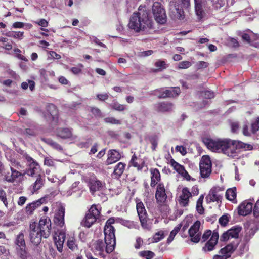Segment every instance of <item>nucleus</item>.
Here are the masks:
<instances>
[{"instance_id": "58", "label": "nucleus", "mask_w": 259, "mask_h": 259, "mask_svg": "<svg viewBox=\"0 0 259 259\" xmlns=\"http://www.w3.org/2000/svg\"><path fill=\"white\" fill-rule=\"evenodd\" d=\"M205 99H212L214 97L213 92L210 91H205L203 92V95Z\"/></svg>"}, {"instance_id": "15", "label": "nucleus", "mask_w": 259, "mask_h": 259, "mask_svg": "<svg viewBox=\"0 0 259 259\" xmlns=\"http://www.w3.org/2000/svg\"><path fill=\"white\" fill-rule=\"evenodd\" d=\"M65 213V208L61 206L55 211L53 218L54 223L57 226L63 227L65 224L64 216Z\"/></svg>"}, {"instance_id": "50", "label": "nucleus", "mask_w": 259, "mask_h": 259, "mask_svg": "<svg viewBox=\"0 0 259 259\" xmlns=\"http://www.w3.org/2000/svg\"><path fill=\"white\" fill-rule=\"evenodd\" d=\"M229 221L228 214H224L219 219V222L222 226H225L228 223Z\"/></svg>"}, {"instance_id": "52", "label": "nucleus", "mask_w": 259, "mask_h": 259, "mask_svg": "<svg viewBox=\"0 0 259 259\" xmlns=\"http://www.w3.org/2000/svg\"><path fill=\"white\" fill-rule=\"evenodd\" d=\"M164 237V232L162 231L157 232L153 237V240L155 242H158Z\"/></svg>"}, {"instance_id": "37", "label": "nucleus", "mask_w": 259, "mask_h": 259, "mask_svg": "<svg viewBox=\"0 0 259 259\" xmlns=\"http://www.w3.org/2000/svg\"><path fill=\"white\" fill-rule=\"evenodd\" d=\"M195 2V10L196 15L199 19L203 17V10L202 6L201 0H194Z\"/></svg>"}, {"instance_id": "9", "label": "nucleus", "mask_w": 259, "mask_h": 259, "mask_svg": "<svg viewBox=\"0 0 259 259\" xmlns=\"http://www.w3.org/2000/svg\"><path fill=\"white\" fill-rule=\"evenodd\" d=\"M10 171L9 170H5L2 174L3 179L9 183H14L19 181L23 177L24 174L15 169L13 166H10Z\"/></svg>"}, {"instance_id": "49", "label": "nucleus", "mask_w": 259, "mask_h": 259, "mask_svg": "<svg viewBox=\"0 0 259 259\" xmlns=\"http://www.w3.org/2000/svg\"><path fill=\"white\" fill-rule=\"evenodd\" d=\"M90 112L96 118H101L103 116L102 112L99 108H98L97 107H91Z\"/></svg>"}, {"instance_id": "60", "label": "nucleus", "mask_w": 259, "mask_h": 259, "mask_svg": "<svg viewBox=\"0 0 259 259\" xmlns=\"http://www.w3.org/2000/svg\"><path fill=\"white\" fill-rule=\"evenodd\" d=\"M231 129L232 133H236L239 129V124L238 122H232L231 123Z\"/></svg>"}, {"instance_id": "30", "label": "nucleus", "mask_w": 259, "mask_h": 259, "mask_svg": "<svg viewBox=\"0 0 259 259\" xmlns=\"http://www.w3.org/2000/svg\"><path fill=\"white\" fill-rule=\"evenodd\" d=\"M57 136L62 139H66L71 138L72 133L69 128H59L57 130Z\"/></svg>"}, {"instance_id": "33", "label": "nucleus", "mask_w": 259, "mask_h": 259, "mask_svg": "<svg viewBox=\"0 0 259 259\" xmlns=\"http://www.w3.org/2000/svg\"><path fill=\"white\" fill-rule=\"evenodd\" d=\"M236 248L237 245L234 246L232 243H230L222 248L219 251V254L231 256V253L233 252Z\"/></svg>"}, {"instance_id": "2", "label": "nucleus", "mask_w": 259, "mask_h": 259, "mask_svg": "<svg viewBox=\"0 0 259 259\" xmlns=\"http://www.w3.org/2000/svg\"><path fill=\"white\" fill-rule=\"evenodd\" d=\"M114 223V218L108 219L106 222L104 229L105 242H104L102 240L99 239L93 244L95 251L98 252L100 256L104 255L105 250L107 253H110L115 249L116 245L115 229L112 226Z\"/></svg>"}, {"instance_id": "53", "label": "nucleus", "mask_w": 259, "mask_h": 259, "mask_svg": "<svg viewBox=\"0 0 259 259\" xmlns=\"http://www.w3.org/2000/svg\"><path fill=\"white\" fill-rule=\"evenodd\" d=\"M191 66V63L188 61H183L179 63V69H187Z\"/></svg>"}, {"instance_id": "16", "label": "nucleus", "mask_w": 259, "mask_h": 259, "mask_svg": "<svg viewBox=\"0 0 259 259\" xmlns=\"http://www.w3.org/2000/svg\"><path fill=\"white\" fill-rule=\"evenodd\" d=\"M36 180L31 185L32 193L37 192L38 190L41 189L45 184L46 179L45 175L44 174H39L35 176Z\"/></svg>"}, {"instance_id": "8", "label": "nucleus", "mask_w": 259, "mask_h": 259, "mask_svg": "<svg viewBox=\"0 0 259 259\" xmlns=\"http://www.w3.org/2000/svg\"><path fill=\"white\" fill-rule=\"evenodd\" d=\"M200 172L202 178H208L212 172V163L208 155L202 157L199 163Z\"/></svg>"}, {"instance_id": "19", "label": "nucleus", "mask_w": 259, "mask_h": 259, "mask_svg": "<svg viewBox=\"0 0 259 259\" xmlns=\"http://www.w3.org/2000/svg\"><path fill=\"white\" fill-rule=\"evenodd\" d=\"M253 204L245 200L242 202L238 207V213L240 215L246 216L252 211Z\"/></svg>"}, {"instance_id": "6", "label": "nucleus", "mask_w": 259, "mask_h": 259, "mask_svg": "<svg viewBox=\"0 0 259 259\" xmlns=\"http://www.w3.org/2000/svg\"><path fill=\"white\" fill-rule=\"evenodd\" d=\"M101 215V209H98L95 204L91 206L87 212L81 222L82 226L90 228L99 219Z\"/></svg>"}, {"instance_id": "14", "label": "nucleus", "mask_w": 259, "mask_h": 259, "mask_svg": "<svg viewBox=\"0 0 259 259\" xmlns=\"http://www.w3.org/2000/svg\"><path fill=\"white\" fill-rule=\"evenodd\" d=\"M200 226V222L196 221L188 230L189 236L191 237V241L194 243H198L200 240L201 234L198 233Z\"/></svg>"}, {"instance_id": "28", "label": "nucleus", "mask_w": 259, "mask_h": 259, "mask_svg": "<svg viewBox=\"0 0 259 259\" xmlns=\"http://www.w3.org/2000/svg\"><path fill=\"white\" fill-rule=\"evenodd\" d=\"M156 108L158 112H170L172 110L173 104L169 102H162L157 104Z\"/></svg>"}, {"instance_id": "51", "label": "nucleus", "mask_w": 259, "mask_h": 259, "mask_svg": "<svg viewBox=\"0 0 259 259\" xmlns=\"http://www.w3.org/2000/svg\"><path fill=\"white\" fill-rule=\"evenodd\" d=\"M8 36L16 39H22L24 36V32L20 31L12 32L10 35H8Z\"/></svg>"}, {"instance_id": "63", "label": "nucleus", "mask_w": 259, "mask_h": 259, "mask_svg": "<svg viewBox=\"0 0 259 259\" xmlns=\"http://www.w3.org/2000/svg\"><path fill=\"white\" fill-rule=\"evenodd\" d=\"M176 150L179 152L183 155H185L187 153L186 148L183 146H177Z\"/></svg>"}, {"instance_id": "31", "label": "nucleus", "mask_w": 259, "mask_h": 259, "mask_svg": "<svg viewBox=\"0 0 259 259\" xmlns=\"http://www.w3.org/2000/svg\"><path fill=\"white\" fill-rule=\"evenodd\" d=\"M138 158L136 154H134L132 158L129 162V166H133L137 168V170H141L144 167V162Z\"/></svg>"}, {"instance_id": "27", "label": "nucleus", "mask_w": 259, "mask_h": 259, "mask_svg": "<svg viewBox=\"0 0 259 259\" xmlns=\"http://www.w3.org/2000/svg\"><path fill=\"white\" fill-rule=\"evenodd\" d=\"M126 167V164L123 162H118L114 167L112 176L114 178L119 179L123 174Z\"/></svg>"}, {"instance_id": "13", "label": "nucleus", "mask_w": 259, "mask_h": 259, "mask_svg": "<svg viewBox=\"0 0 259 259\" xmlns=\"http://www.w3.org/2000/svg\"><path fill=\"white\" fill-rule=\"evenodd\" d=\"M241 230V227L233 226L221 235L220 240L225 242L228 241L230 238H237L239 237V233Z\"/></svg>"}, {"instance_id": "36", "label": "nucleus", "mask_w": 259, "mask_h": 259, "mask_svg": "<svg viewBox=\"0 0 259 259\" xmlns=\"http://www.w3.org/2000/svg\"><path fill=\"white\" fill-rule=\"evenodd\" d=\"M110 107L113 110L121 112L126 109V105L120 104L116 100L114 99L110 104Z\"/></svg>"}, {"instance_id": "38", "label": "nucleus", "mask_w": 259, "mask_h": 259, "mask_svg": "<svg viewBox=\"0 0 259 259\" xmlns=\"http://www.w3.org/2000/svg\"><path fill=\"white\" fill-rule=\"evenodd\" d=\"M204 197V196L203 194L199 196L198 199L197 200L196 203V210L197 212L200 215L203 214L204 213L205 211L204 208L203 207L202 205Z\"/></svg>"}, {"instance_id": "23", "label": "nucleus", "mask_w": 259, "mask_h": 259, "mask_svg": "<svg viewBox=\"0 0 259 259\" xmlns=\"http://www.w3.org/2000/svg\"><path fill=\"white\" fill-rule=\"evenodd\" d=\"M104 185V183L97 179L96 178L95 179H91L89 182L90 191L93 195L96 191L101 190L103 188Z\"/></svg>"}, {"instance_id": "54", "label": "nucleus", "mask_w": 259, "mask_h": 259, "mask_svg": "<svg viewBox=\"0 0 259 259\" xmlns=\"http://www.w3.org/2000/svg\"><path fill=\"white\" fill-rule=\"evenodd\" d=\"M242 133L245 136H250L251 133L250 130L248 129V123L246 121L242 127Z\"/></svg>"}, {"instance_id": "10", "label": "nucleus", "mask_w": 259, "mask_h": 259, "mask_svg": "<svg viewBox=\"0 0 259 259\" xmlns=\"http://www.w3.org/2000/svg\"><path fill=\"white\" fill-rule=\"evenodd\" d=\"M152 12L155 20L159 23L163 24L166 21V15L165 10L162 7L161 3L155 2L152 6Z\"/></svg>"}, {"instance_id": "18", "label": "nucleus", "mask_w": 259, "mask_h": 259, "mask_svg": "<svg viewBox=\"0 0 259 259\" xmlns=\"http://www.w3.org/2000/svg\"><path fill=\"white\" fill-rule=\"evenodd\" d=\"M219 239V233L217 231H214L212 234L210 239L206 243L202 250L205 251H211L214 249V247L218 243Z\"/></svg>"}, {"instance_id": "3", "label": "nucleus", "mask_w": 259, "mask_h": 259, "mask_svg": "<svg viewBox=\"0 0 259 259\" xmlns=\"http://www.w3.org/2000/svg\"><path fill=\"white\" fill-rule=\"evenodd\" d=\"M52 223L51 219L47 216L42 217L37 224L31 221L29 224V239L34 246L38 245L42 238H48L51 233Z\"/></svg>"}, {"instance_id": "29", "label": "nucleus", "mask_w": 259, "mask_h": 259, "mask_svg": "<svg viewBox=\"0 0 259 259\" xmlns=\"http://www.w3.org/2000/svg\"><path fill=\"white\" fill-rule=\"evenodd\" d=\"M16 254L19 259H29L31 255L28 251L26 246L16 247Z\"/></svg>"}, {"instance_id": "35", "label": "nucleus", "mask_w": 259, "mask_h": 259, "mask_svg": "<svg viewBox=\"0 0 259 259\" xmlns=\"http://www.w3.org/2000/svg\"><path fill=\"white\" fill-rule=\"evenodd\" d=\"M168 156L170 158L169 163L173 167L174 169L180 174L183 170V169L185 168L184 166L176 161L170 154H168Z\"/></svg>"}, {"instance_id": "22", "label": "nucleus", "mask_w": 259, "mask_h": 259, "mask_svg": "<svg viewBox=\"0 0 259 259\" xmlns=\"http://www.w3.org/2000/svg\"><path fill=\"white\" fill-rule=\"evenodd\" d=\"M150 186L152 188L157 186L161 180V174L159 170L156 168L150 169Z\"/></svg>"}, {"instance_id": "55", "label": "nucleus", "mask_w": 259, "mask_h": 259, "mask_svg": "<svg viewBox=\"0 0 259 259\" xmlns=\"http://www.w3.org/2000/svg\"><path fill=\"white\" fill-rule=\"evenodd\" d=\"M225 4V0H217L213 3V7L215 9H219L223 7Z\"/></svg>"}, {"instance_id": "59", "label": "nucleus", "mask_w": 259, "mask_h": 259, "mask_svg": "<svg viewBox=\"0 0 259 259\" xmlns=\"http://www.w3.org/2000/svg\"><path fill=\"white\" fill-rule=\"evenodd\" d=\"M254 216L256 218H259V200L255 203L253 209Z\"/></svg>"}, {"instance_id": "34", "label": "nucleus", "mask_w": 259, "mask_h": 259, "mask_svg": "<svg viewBox=\"0 0 259 259\" xmlns=\"http://www.w3.org/2000/svg\"><path fill=\"white\" fill-rule=\"evenodd\" d=\"M15 244L16 245V247H24L26 246L25 241L24 239V235L22 232L19 233L16 236Z\"/></svg>"}, {"instance_id": "41", "label": "nucleus", "mask_w": 259, "mask_h": 259, "mask_svg": "<svg viewBox=\"0 0 259 259\" xmlns=\"http://www.w3.org/2000/svg\"><path fill=\"white\" fill-rule=\"evenodd\" d=\"M139 255L144 259H152L155 256V254L151 251L145 250L139 252Z\"/></svg>"}, {"instance_id": "21", "label": "nucleus", "mask_w": 259, "mask_h": 259, "mask_svg": "<svg viewBox=\"0 0 259 259\" xmlns=\"http://www.w3.org/2000/svg\"><path fill=\"white\" fill-rule=\"evenodd\" d=\"M108 157L105 161L106 165H109L114 163L121 159L120 153L115 149L109 150L107 154Z\"/></svg>"}, {"instance_id": "45", "label": "nucleus", "mask_w": 259, "mask_h": 259, "mask_svg": "<svg viewBox=\"0 0 259 259\" xmlns=\"http://www.w3.org/2000/svg\"><path fill=\"white\" fill-rule=\"evenodd\" d=\"M55 160L51 156L45 157L44 164L48 167L56 168Z\"/></svg>"}, {"instance_id": "25", "label": "nucleus", "mask_w": 259, "mask_h": 259, "mask_svg": "<svg viewBox=\"0 0 259 259\" xmlns=\"http://www.w3.org/2000/svg\"><path fill=\"white\" fill-rule=\"evenodd\" d=\"M192 197V193L187 187H184L182 189V193L180 196V203L183 206H187L189 203V198Z\"/></svg>"}, {"instance_id": "7", "label": "nucleus", "mask_w": 259, "mask_h": 259, "mask_svg": "<svg viewBox=\"0 0 259 259\" xmlns=\"http://www.w3.org/2000/svg\"><path fill=\"white\" fill-rule=\"evenodd\" d=\"M136 209L142 227L149 230H150L151 226L148 223L149 219L143 203L138 199H136Z\"/></svg>"}, {"instance_id": "56", "label": "nucleus", "mask_w": 259, "mask_h": 259, "mask_svg": "<svg viewBox=\"0 0 259 259\" xmlns=\"http://www.w3.org/2000/svg\"><path fill=\"white\" fill-rule=\"evenodd\" d=\"M14 51L16 54V56L18 59L24 61H28V59L25 56L21 54V51L19 49L15 48Z\"/></svg>"}, {"instance_id": "4", "label": "nucleus", "mask_w": 259, "mask_h": 259, "mask_svg": "<svg viewBox=\"0 0 259 259\" xmlns=\"http://www.w3.org/2000/svg\"><path fill=\"white\" fill-rule=\"evenodd\" d=\"M128 26L135 32H141L142 34H150L153 29L152 20L149 17L148 12L141 9L131 16Z\"/></svg>"}, {"instance_id": "46", "label": "nucleus", "mask_w": 259, "mask_h": 259, "mask_svg": "<svg viewBox=\"0 0 259 259\" xmlns=\"http://www.w3.org/2000/svg\"><path fill=\"white\" fill-rule=\"evenodd\" d=\"M0 200L3 202L5 206L8 208V201L7 197V194L2 187H0Z\"/></svg>"}, {"instance_id": "43", "label": "nucleus", "mask_w": 259, "mask_h": 259, "mask_svg": "<svg viewBox=\"0 0 259 259\" xmlns=\"http://www.w3.org/2000/svg\"><path fill=\"white\" fill-rule=\"evenodd\" d=\"M259 130V117H256L252 121L250 131L251 134H255Z\"/></svg>"}, {"instance_id": "5", "label": "nucleus", "mask_w": 259, "mask_h": 259, "mask_svg": "<svg viewBox=\"0 0 259 259\" xmlns=\"http://www.w3.org/2000/svg\"><path fill=\"white\" fill-rule=\"evenodd\" d=\"M22 158L25 160L26 163V168L23 173L24 176L27 175L29 177H34L37 175L40 174L39 172L41 170V168L38 162L27 153L22 154Z\"/></svg>"}, {"instance_id": "39", "label": "nucleus", "mask_w": 259, "mask_h": 259, "mask_svg": "<svg viewBox=\"0 0 259 259\" xmlns=\"http://www.w3.org/2000/svg\"><path fill=\"white\" fill-rule=\"evenodd\" d=\"M156 92L158 93V98H166L167 97H174V94L170 90H165L163 91V89H160L157 90Z\"/></svg>"}, {"instance_id": "20", "label": "nucleus", "mask_w": 259, "mask_h": 259, "mask_svg": "<svg viewBox=\"0 0 259 259\" xmlns=\"http://www.w3.org/2000/svg\"><path fill=\"white\" fill-rule=\"evenodd\" d=\"M45 197H42L38 200L28 204L25 207L26 213L28 215H32L34 211L46 202Z\"/></svg>"}, {"instance_id": "32", "label": "nucleus", "mask_w": 259, "mask_h": 259, "mask_svg": "<svg viewBox=\"0 0 259 259\" xmlns=\"http://www.w3.org/2000/svg\"><path fill=\"white\" fill-rule=\"evenodd\" d=\"M236 195L237 193L236 187H233L227 189L225 193L226 199L234 203H237V202L236 199Z\"/></svg>"}, {"instance_id": "44", "label": "nucleus", "mask_w": 259, "mask_h": 259, "mask_svg": "<svg viewBox=\"0 0 259 259\" xmlns=\"http://www.w3.org/2000/svg\"><path fill=\"white\" fill-rule=\"evenodd\" d=\"M24 134L28 137H34L36 135V126L34 125L25 128Z\"/></svg>"}, {"instance_id": "17", "label": "nucleus", "mask_w": 259, "mask_h": 259, "mask_svg": "<svg viewBox=\"0 0 259 259\" xmlns=\"http://www.w3.org/2000/svg\"><path fill=\"white\" fill-rule=\"evenodd\" d=\"M46 109L52 119V124L53 125L57 124L58 122V111L56 106L52 103H48Z\"/></svg>"}, {"instance_id": "48", "label": "nucleus", "mask_w": 259, "mask_h": 259, "mask_svg": "<svg viewBox=\"0 0 259 259\" xmlns=\"http://www.w3.org/2000/svg\"><path fill=\"white\" fill-rule=\"evenodd\" d=\"M149 140L152 145L151 149L153 151L155 150L158 145V137L156 135L149 137Z\"/></svg>"}, {"instance_id": "62", "label": "nucleus", "mask_w": 259, "mask_h": 259, "mask_svg": "<svg viewBox=\"0 0 259 259\" xmlns=\"http://www.w3.org/2000/svg\"><path fill=\"white\" fill-rule=\"evenodd\" d=\"M198 69L207 68L208 66V63L204 61H199L196 64Z\"/></svg>"}, {"instance_id": "24", "label": "nucleus", "mask_w": 259, "mask_h": 259, "mask_svg": "<svg viewBox=\"0 0 259 259\" xmlns=\"http://www.w3.org/2000/svg\"><path fill=\"white\" fill-rule=\"evenodd\" d=\"M65 233L63 231H60L58 234L55 233L54 236V240L56 245L57 246V250L60 252L62 251L63 244L65 239Z\"/></svg>"}, {"instance_id": "40", "label": "nucleus", "mask_w": 259, "mask_h": 259, "mask_svg": "<svg viewBox=\"0 0 259 259\" xmlns=\"http://www.w3.org/2000/svg\"><path fill=\"white\" fill-rule=\"evenodd\" d=\"M67 245L68 247L72 251H74L78 249L76 240L74 237H70L68 239Z\"/></svg>"}, {"instance_id": "11", "label": "nucleus", "mask_w": 259, "mask_h": 259, "mask_svg": "<svg viewBox=\"0 0 259 259\" xmlns=\"http://www.w3.org/2000/svg\"><path fill=\"white\" fill-rule=\"evenodd\" d=\"M188 7L184 6L182 4L181 5H177L175 2L171 1L169 4V16L174 20H182L185 17L183 8Z\"/></svg>"}, {"instance_id": "26", "label": "nucleus", "mask_w": 259, "mask_h": 259, "mask_svg": "<svg viewBox=\"0 0 259 259\" xmlns=\"http://www.w3.org/2000/svg\"><path fill=\"white\" fill-rule=\"evenodd\" d=\"M221 191V189L218 187L212 188L210 190L208 195L210 201L221 202L222 199V195L220 194V192Z\"/></svg>"}, {"instance_id": "57", "label": "nucleus", "mask_w": 259, "mask_h": 259, "mask_svg": "<svg viewBox=\"0 0 259 259\" xmlns=\"http://www.w3.org/2000/svg\"><path fill=\"white\" fill-rule=\"evenodd\" d=\"M183 177H184L187 181H195V179L194 178H191L190 175L188 174V172L186 170L185 168H184L183 169V170H182L181 173L180 174Z\"/></svg>"}, {"instance_id": "12", "label": "nucleus", "mask_w": 259, "mask_h": 259, "mask_svg": "<svg viewBox=\"0 0 259 259\" xmlns=\"http://www.w3.org/2000/svg\"><path fill=\"white\" fill-rule=\"evenodd\" d=\"M156 203L160 206L163 205L167 199L166 190L163 183H159L156 186L155 194Z\"/></svg>"}, {"instance_id": "1", "label": "nucleus", "mask_w": 259, "mask_h": 259, "mask_svg": "<svg viewBox=\"0 0 259 259\" xmlns=\"http://www.w3.org/2000/svg\"><path fill=\"white\" fill-rule=\"evenodd\" d=\"M202 142L211 151L221 152L228 155L229 153H235L236 150H251L253 149V146L251 144L245 143L241 141L229 139L215 140L211 138L204 137L202 138Z\"/></svg>"}, {"instance_id": "42", "label": "nucleus", "mask_w": 259, "mask_h": 259, "mask_svg": "<svg viewBox=\"0 0 259 259\" xmlns=\"http://www.w3.org/2000/svg\"><path fill=\"white\" fill-rule=\"evenodd\" d=\"M154 66L156 67L155 71H161L167 67L166 62L160 60L155 62Z\"/></svg>"}, {"instance_id": "47", "label": "nucleus", "mask_w": 259, "mask_h": 259, "mask_svg": "<svg viewBox=\"0 0 259 259\" xmlns=\"http://www.w3.org/2000/svg\"><path fill=\"white\" fill-rule=\"evenodd\" d=\"M104 121L106 123H110L111 124L119 125L121 124L120 120L116 119L113 117H107L104 118Z\"/></svg>"}, {"instance_id": "64", "label": "nucleus", "mask_w": 259, "mask_h": 259, "mask_svg": "<svg viewBox=\"0 0 259 259\" xmlns=\"http://www.w3.org/2000/svg\"><path fill=\"white\" fill-rule=\"evenodd\" d=\"M97 97L100 101H104L108 99L109 95L107 93L99 94L97 95Z\"/></svg>"}, {"instance_id": "61", "label": "nucleus", "mask_w": 259, "mask_h": 259, "mask_svg": "<svg viewBox=\"0 0 259 259\" xmlns=\"http://www.w3.org/2000/svg\"><path fill=\"white\" fill-rule=\"evenodd\" d=\"M143 244V239L139 237H137L136 240V243L134 245V247L136 249H139Z\"/></svg>"}]
</instances>
